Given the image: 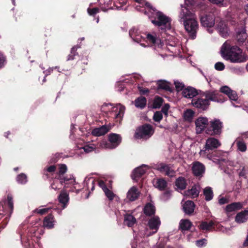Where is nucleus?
<instances>
[{
  "label": "nucleus",
  "instance_id": "obj_1",
  "mask_svg": "<svg viewBox=\"0 0 248 248\" xmlns=\"http://www.w3.org/2000/svg\"><path fill=\"white\" fill-rule=\"evenodd\" d=\"M139 4L136 7L138 10V7H143L145 6V14H147V11L151 13V15H149V17L152 23L155 26H157L162 30H170L171 28L170 19L165 15L162 12L156 11L152 8L150 3L145 1L144 0H135Z\"/></svg>",
  "mask_w": 248,
  "mask_h": 248
},
{
  "label": "nucleus",
  "instance_id": "obj_2",
  "mask_svg": "<svg viewBox=\"0 0 248 248\" xmlns=\"http://www.w3.org/2000/svg\"><path fill=\"white\" fill-rule=\"evenodd\" d=\"M221 53L224 59L233 63L243 62L248 59L247 55L240 48L236 46H231L227 42L222 46Z\"/></svg>",
  "mask_w": 248,
  "mask_h": 248
},
{
  "label": "nucleus",
  "instance_id": "obj_3",
  "mask_svg": "<svg viewBox=\"0 0 248 248\" xmlns=\"http://www.w3.org/2000/svg\"><path fill=\"white\" fill-rule=\"evenodd\" d=\"M216 95L215 92H207L204 95L192 99L191 104L197 108L205 110L208 107L210 100L214 101L217 100Z\"/></svg>",
  "mask_w": 248,
  "mask_h": 248
},
{
  "label": "nucleus",
  "instance_id": "obj_4",
  "mask_svg": "<svg viewBox=\"0 0 248 248\" xmlns=\"http://www.w3.org/2000/svg\"><path fill=\"white\" fill-rule=\"evenodd\" d=\"M121 137L119 135L112 133L108 136L109 142L102 140L99 143V147L103 149H114L121 143Z\"/></svg>",
  "mask_w": 248,
  "mask_h": 248
},
{
  "label": "nucleus",
  "instance_id": "obj_5",
  "mask_svg": "<svg viewBox=\"0 0 248 248\" xmlns=\"http://www.w3.org/2000/svg\"><path fill=\"white\" fill-rule=\"evenodd\" d=\"M154 133V129L150 124H144L138 127L135 132V138L136 139H147Z\"/></svg>",
  "mask_w": 248,
  "mask_h": 248
},
{
  "label": "nucleus",
  "instance_id": "obj_6",
  "mask_svg": "<svg viewBox=\"0 0 248 248\" xmlns=\"http://www.w3.org/2000/svg\"><path fill=\"white\" fill-rule=\"evenodd\" d=\"M185 28L189 35L194 38L198 29V24L195 17L184 22Z\"/></svg>",
  "mask_w": 248,
  "mask_h": 248
},
{
  "label": "nucleus",
  "instance_id": "obj_7",
  "mask_svg": "<svg viewBox=\"0 0 248 248\" xmlns=\"http://www.w3.org/2000/svg\"><path fill=\"white\" fill-rule=\"evenodd\" d=\"M166 43L167 49L173 55H178L180 54L179 42L176 41L172 36L169 37Z\"/></svg>",
  "mask_w": 248,
  "mask_h": 248
},
{
  "label": "nucleus",
  "instance_id": "obj_8",
  "mask_svg": "<svg viewBox=\"0 0 248 248\" xmlns=\"http://www.w3.org/2000/svg\"><path fill=\"white\" fill-rule=\"evenodd\" d=\"M219 20V17H215V16L213 14H210L203 16L201 18V24L203 26L207 27H212L215 24V21L218 23Z\"/></svg>",
  "mask_w": 248,
  "mask_h": 248
},
{
  "label": "nucleus",
  "instance_id": "obj_9",
  "mask_svg": "<svg viewBox=\"0 0 248 248\" xmlns=\"http://www.w3.org/2000/svg\"><path fill=\"white\" fill-rule=\"evenodd\" d=\"M160 225V221L158 217H155L151 218L148 222V226L151 230H154L152 232H148L147 229L145 232L144 235L149 236L155 233Z\"/></svg>",
  "mask_w": 248,
  "mask_h": 248
},
{
  "label": "nucleus",
  "instance_id": "obj_10",
  "mask_svg": "<svg viewBox=\"0 0 248 248\" xmlns=\"http://www.w3.org/2000/svg\"><path fill=\"white\" fill-rule=\"evenodd\" d=\"M209 124L208 119L205 117H200L195 122L196 132L201 134L204 130Z\"/></svg>",
  "mask_w": 248,
  "mask_h": 248
},
{
  "label": "nucleus",
  "instance_id": "obj_11",
  "mask_svg": "<svg viewBox=\"0 0 248 248\" xmlns=\"http://www.w3.org/2000/svg\"><path fill=\"white\" fill-rule=\"evenodd\" d=\"M146 42L152 44L155 47L161 48L163 45L160 39L157 37L155 32L148 33L145 37Z\"/></svg>",
  "mask_w": 248,
  "mask_h": 248
},
{
  "label": "nucleus",
  "instance_id": "obj_12",
  "mask_svg": "<svg viewBox=\"0 0 248 248\" xmlns=\"http://www.w3.org/2000/svg\"><path fill=\"white\" fill-rule=\"evenodd\" d=\"M194 17H195V15L191 12L185 5H181L179 15V18L181 20L185 22Z\"/></svg>",
  "mask_w": 248,
  "mask_h": 248
},
{
  "label": "nucleus",
  "instance_id": "obj_13",
  "mask_svg": "<svg viewBox=\"0 0 248 248\" xmlns=\"http://www.w3.org/2000/svg\"><path fill=\"white\" fill-rule=\"evenodd\" d=\"M124 111L125 107L121 104H118L111 108V112L114 118L118 121H121L124 116Z\"/></svg>",
  "mask_w": 248,
  "mask_h": 248
},
{
  "label": "nucleus",
  "instance_id": "obj_14",
  "mask_svg": "<svg viewBox=\"0 0 248 248\" xmlns=\"http://www.w3.org/2000/svg\"><path fill=\"white\" fill-rule=\"evenodd\" d=\"M211 127L212 128V131L209 130L206 131V133L210 135H215L220 133L222 128V123L218 120H215L210 122Z\"/></svg>",
  "mask_w": 248,
  "mask_h": 248
},
{
  "label": "nucleus",
  "instance_id": "obj_15",
  "mask_svg": "<svg viewBox=\"0 0 248 248\" xmlns=\"http://www.w3.org/2000/svg\"><path fill=\"white\" fill-rule=\"evenodd\" d=\"M156 169L160 172L164 173L165 175L170 177H173L175 175V171L169 165L164 163H160L156 165Z\"/></svg>",
  "mask_w": 248,
  "mask_h": 248
},
{
  "label": "nucleus",
  "instance_id": "obj_16",
  "mask_svg": "<svg viewBox=\"0 0 248 248\" xmlns=\"http://www.w3.org/2000/svg\"><path fill=\"white\" fill-rule=\"evenodd\" d=\"M148 169V166L144 165L136 168L133 170L131 175L132 179L134 181H137L140 177L146 172Z\"/></svg>",
  "mask_w": 248,
  "mask_h": 248
},
{
  "label": "nucleus",
  "instance_id": "obj_17",
  "mask_svg": "<svg viewBox=\"0 0 248 248\" xmlns=\"http://www.w3.org/2000/svg\"><path fill=\"white\" fill-rule=\"evenodd\" d=\"M221 93L226 94L230 100L236 101L238 99V96L235 91L232 90L229 87L225 86L220 89Z\"/></svg>",
  "mask_w": 248,
  "mask_h": 248
},
{
  "label": "nucleus",
  "instance_id": "obj_18",
  "mask_svg": "<svg viewBox=\"0 0 248 248\" xmlns=\"http://www.w3.org/2000/svg\"><path fill=\"white\" fill-rule=\"evenodd\" d=\"M220 145V142L217 139L209 138L206 140L205 148L213 150L218 148Z\"/></svg>",
  "mask_w": 248,
  "mask_h": 248
},
{
  "label": "nucleus",
  "instance_id": "obj_19",
  "mask_svg": "<svg viewBox=\"0 0 248 248\" xmlns=\"http://www.w3.org/2000/svg\"><path fill=\"white\" fill-rule=\"evenodd\" d=\"M217 29L220 35L222 37H226L228 35V29L224 21L220 18L218 23H217Z\"/></svg>",
  "mask_w": 248,
  "mask_h": 248
},
{
  "label": "nucleus",
  "instance_id": "obj_20",
  "mask_svg": "<svg viewBox=\"0 0 248 248\" xmlns=\"http://www.w3.org/2000/svg\"><path fill=\"white\" fill-rule=\"evenodd\" d=\"M129 35L135 42L140 43L144 37L140 34L138 30L135 28H132L129 31Z\"/></svg>",
  "mask_w": 248,
  "mask_h": 248
},
{
  "label": "nucleus",
  "instance_id": "obj_21",
  "mask_svg": "<svg viewBox=\"0 0 248 248\" xmlns=\"http://www.w3.org/2000/svg\"><path fill=\"white\" fill-rule=\"evenodd\" d=\"M140 195V192L135 187H132L127 193V198L130 201L136 200Z\"/></svg>",
  "mask_w": 248,
  "mask_h": 248
},
{
  "label": "nucleus",
  "instance_id": "obj_22",
  "mask_svg": "<svg viewBox=\"0 0 248 248\" xmlns=\"http://www.w3.org/2000/svg\"><path fill=\"white\" fill-rule=\"evenodd\" d=\"M204 167L202 163L196 162L193 164L192 170L195 175L200 176L202 175L204 171Z\"/></svg>",
  "mask_w": 248,
  "mask_h": 248
},
{
  "label": "nucleus",
  "instance_id": "obj_23",
  "mask_svg": "<svg viewBox=\"0 0 248 248\" xmlns=\"http://www.w3.org/2000/svg\"><path fill=\"white\" fill-rule=\"evenodd\" d=\"M248 220V210H244L238 213L235 217V221L238 223H242Z\"/></svg>",
  "mask_w": 248,
  "mask_h": 248
},
{
  "label": "nucleus",
  "instance_id": "obj_24",
  "mask_svg": "<svg viewBox=\"0 0 248 248\" xmlns=\"http://www.w3.org/2000/svg\"><path fill=\"white\" fill-rule=\"evenodd\" d=\"M182 93L184 97L192 98L197 94V92L193 88L187 87L183 90Z\"/></svg>",
  "mask_w": 248,
  "mask_h": 248
},
{
  "label": "nucleus",
  "instance_id": "obj_25",
  "mask_svg": "<svg viewBox=\"0 0 248 248\" xmlns=\"http://www.w3.org/2000/svg\"><path fill=\"white\" fill-rule=\"evenodd\" d=\"M183 208L186 214L191 215L194 211L195 205L193 202L187 201L183 204Z\"/></svg>",
  "mask_w": 248,
  "mask_h": 248
},
{
  "label": "nucleus",
  "instance_id": "obj_26",
  "mask_svg": "<svg viewBox=\"0 0 248 248\" xmlns=\"http://www.w3.org/2000/svg\"><path fill=\"white\" fill-rule=\"evenodd\" d=\"M154 186L160 190H164L167 186L166 181L163 179H155L153 181Z\"/></svg>",
  "mask_w": 248,
  "mask_h": 248
},
{
  "label": "nucleus",
  "instance_id": "obj_27",
  "mask_svg": "<svg viewBox=\"0 0 248 248\" xmlns=\"http://www.w3.org/2000/svg\"><path fill=\"white\" fill-rule=\"evenodd\" d=\"M109 131L107 126L103 125L101 127L94 128L93 130L92 134L95 136H101L105 135Z\"/></svg>",
  "mask_w": 248,
  "mask_h": 248
},
{
  "label": "nucleus",
  "instance_id": "obj_28",
  "mask_svg": "<svg viewBox=\"0 0 248 248\" xmlns=\"http://www.w3.org/2000/svg\"><path fill=\"white\" fill-rule=\"evenodd\" d=\"M199 187L198 186H193L191 189L185 191V195L191 198L197 197L199 194Z\"/></svg>",
  "mask_w": 248,
  "mask_h": 248
},
{
  "label": "nucleus",
  "instance_id": "obj_29",
  "mask_svg": "<svg viewBox=\"0 0 248 248\" xmlns=\"http://www.w3.org/2000/svg\"><path fill=\"white\" fill-rule=\"evenodd\" d=\"M247 34L244 28H242L236 32V39L240 43H243L247 38Z\"/></svg>",
  "mask_w": 248,
  "mask_h": 248
},
{
  "label": "nucleus",
  "instance_id": "obj_30",
  "mask_svg": "<svg viewBox=\"0 0 248 248\" xmlns=\"http://www.w3.org/2000/svg\"><path fill=\"white\" fill-rule=\"evenodd\" d=\"M243 207V205L241 202H233L226 206L225 210L227 212H232L239 209Z\"/></svg>",
  "mask_w": 248,
  "mask_h": 248
},
{
  "label": "nucleus",
  "instance_id": "obj_31",
  "mask_svg": "<svg viewBox=\"0 0 248 248\" xmlns=\"http://www.w3.org/2000/svg\"><path fill=\"white\" fill-rule=\"evenodd\" d=\"M157 89H162L166 91H170V84L164 80H159L157 81Z\"/></svg>",
  "mask_w": 248,
  "mask_h": 248
},
{
  "label": "nucleus",
  "instance_id": "obj_32",
  "mask_svg": "<svg viewBox=\"0 0 248 248\" xmlns=\"http://www.w3.org/2000/svg\"><path fill=\"white\" fill-rule=\"evenodd\" d=\"M191 222L187 219H181L179 223V227L182 231H186L190 229L192 226Z\"/></svg>",
  "mask_w": 248,
  "mask_h": 248
},
{
  "label": "nucleus",
  "instance_id": "obj_33",
  "mask_svg": "<svg viewBox=\"0 0 248 248\" xmlns=\"http://www.w3.org/2000/svg\"><path fill=\"white\" fill-rule=\"evenodd\" d=\"M54 222L53 217L50 215L44 218L43 226L48 229L52 228L54 227Z\"/></svg>",
  "mask_w": 248,
  "mask_h": 248
},
{
  "label": "nucleus",
  "instance_id": "obj_34",
  "mask_svg": "<svg viewBox=\"0 0 248 248\" xmlns=\"http://www.w3.org/2000/svg\"><path fill=\"white\" fill-rule=\"evenodd\" d=\"M58 179L60 180L61 185H62L63 183H65V185H67V184L69 183L74 185L75 183V179H74L72 175H67L65 177H62L61 176H59L58 177Z\"/></svg>",
  "mask_w": 248,
  "mask_h": 248
},
{
  "label": "nucleus",
  "instance_id": "obj_35",
  "mask_svg": "<svg viewBox=\"0 0 248 248\" xmlns=\"http://www.w3.org/2000/svg\"><path fill=\"white\" fill-rule=\"evenodd\" d=\"M59 202L62 204V207L64 208L69 201L68 195L65 191H62L59 197Z\"/></svg>",
  "mask_w": 248,
  "mask_h": 248
},
{
  "label": "nucleus",
  "instance_id": "obj_36",
  "mask_svg": "<svg viewBox=\"0 0 248 248\" xmlns=\"http://www.w3.org/2000/svg\"><path fill=\"white\" fill-rule=\"evenodd\" d=\"M235 142L236 143L237 149L241 152H245L247 149L246 143L239 139H237Z\"/></svg>",
  "mask_w": 248,
  "mask_h": 248
},
{
  "label": "nucleus",
  "instance_id": "obj_37",
  "mask_svg": "<svg viewBox=\"0 0 248 248\" xmlns=\"http://www.w3.org/2000/svg\"><path fill=\"white\" fill-rule=\"evenodd\" d=\"M136 223V219L131 215L124 216V224L128 227H132Z\"/></svg>",
  "mask_w": 248,
  "mask_h": 248
},
{
  "label": "nucleus",
  "instance_id": "obj_38",
  "mask_svg": "<svg viewBox=\"0 0 248 248\" xmlns=\"http://www.w3.org/2000/svg\"><path fill=\"white\" fill-rule=\"evenodd\" d=\"M195 112L190 109H186L184 111L183 117L185 121L187 122H191L194 116Z\"/></svg>",
  "mask_w": 248,
  "mask_h": 248
},
{
  "label": "nucleus",
  "instance_id": "obj_39",
  "mask_svg": "<svg viewBox=\"0 0 248 248\" xmlns=\"http://www.w3.org/2000/svg\"><path fill=\"white\" fill-rule=\"evenodd\" d=\"M146 104V99L145 97L140 96L135 101V105L137 108H143Z\"/></svg>",
  "mask_w": 248,
  "mask_h": 248
},
{
  "label": "nucleus",
  "instance_id": "obj_40",
  "mask_svg": "<svg viewBox=\"0 0 248 248\" xmlns=\"http://www.w3.org/2000/svg\"><path fill=\"white\" fill-rule=\"evenodd\" d=\"M186 180L183 177H179L176 179L175 182V186L177 188L183 190L186 187Z\"/></svg>",
  "mask_w": 248,
  "mask_h": 248
},
{
  "label": "nucleus",
  "instance_id": "obj_41",
  "mask_svg": "<svg viewBox=\"0 0 248 248\" xmlns=\"http://www.w3.org/2000/svg\"><path fill=\"white\" fill-rule=\"evenodd\" d=\"M238 172L240 176L246 178L248 174V166L244 164H242L238 169Z\"/></svg>",
  "mask_w": 248,
  "mask_h": 248
},
{
  "label": "nucleus",
  "instance_id": "obj_42",
  "mask_svg": "<svg viewBox=\"0 0 248 248\" xmlns=\"http://www.w3.org/2000/svg\"><path fill=\"white\" fill-rule=\"evenodd\" d=\"M144 212L148 216L154 214L155 213V206L151 203L147 204L144 207Z\"/></svg>",
  "mask_w": 248,
  "mask_h": 248
},
{
  "label": "nucleus",
  "instance_id": "obj_43",
  "mask_svg": "<svg viewBox=\"0 0 248 248\" xmlns=\"http://www.w3.org/2000/svg\"><path fill=\"white\" fill-rule=\"evenodd\" d=\"M203 194L206 201H210L213 199V192L210 187H206L203 190Z\"/></svg>",
  "mask_w": 248,
  "mask_h": 248
},
{
  "label": "nucleus",
  "instance_id": "obj_44",
  "mask_svg": "<svg viewBox=\"0 0 248 248\" xmlns=\"http://www.w3.org/2000/svg\"><path fill=\"white\" fill-rule=\"evenodd\" d=\"M4 206H7L9 209L10 212L11 213L13 210V198L11 195H8L7 200L4 202Z\"/></svg>",
  "mask_w": 248,
  "mask_h": 248
},
{
  "label": "nucleus",
  "instance_id": "obj_45",
  "mask_svg": "<svg viewBox=\"0 0 248 248\" xmlns=\"http://www.w3.org/2000/svg\"><path fill=\"white\" fill-rule=\"evenodd\" d=\"M213 225V222L210 221L209 222H203L200 225V228L202 230H210Z\"/></svg>",
  "mask_w": 248,
  "mask_h": 248
},
{
  "label": "nucleus",
  "instance_id": "obj_46",
  "mask_svg": "<svg viewBox=\"0 0 248 248\" xmlns=\"http://www.w3.org/2000/svg\"><path fill=\"white\" fill-rule=\"evenodd\" d=\"M16 181L19 184H24L27 182V176L24 173H21L17 176Z\"/></svg>",
  "mask_w": 248,
  "mask_h": 248
},
{
  "label": "nucleus",
  "instance_id": "obj_47",
  "mask_svg": "<svg viewBox=\"0 0 248 248\" xmlns=\"http://www.w3.org/2000/svg\"><path fill=\"white\" fill-rule=\"evenodd\" d=\"M163 103L162 99L159 97H156L155 98L153 102V108H159Z\"/></svg>",
  "mask_w": 248,
  "mask_h": 248
},
{
  "label": "nucleus",
  "instance_id": "obj_48",
  "mask_svg": "<svg viewBox=\"0 0 248 248\" xmlns=\"http://www.w3.org/2000/svg\"><path fill=\"white\" fill-rule=\"evenodd\" d=\"M95 148L96 147L94 144H90L86 145L83 147H81V149H83L85 153H89L93 151Z\"/></svg>",
  "mask_w": 248,
  "mask_h": 248
},
{
  "label": "nucleus",
  "instance_id": "obj_49",
  "mask_svg": "<svg viewBox=\"0 0 248 248\" xmlns=\"http://www.w3.org/2000/svg\"><path fill=\"white\" fill-rule=\"evenodd\" d=\"M67 171V167L64 164H60L59 165L58 173L59 176L63 174Z\"/></svg>",
  "mask_w": 248,
  "mask_h": 248
},
{
  "label": "nucleus",
  "instance_id": "obj_50",
  "mask_svg": "<svg viewBox=\"0 0 248 248\" xmlns=\"http://www.w3.org/2000/svg\"><path fill=\"white\" fill-rule=\"evenodd\" d=\"M174 84L175 86V88L178 92L182 91L184 89V84L183 83L178 81L176 80L174 81Z\"/></svg>",
  "mask_w": 248,
  "mask_h": 248
},
{
  "label": "nucleus",
  "instance_id": "obj_51",
  "mask_svg": "<svg viewBox=\"0 0 248 248\" xmlns=\"http://www.w3.org/2000/svg\"><path fill=\"white\" fill-rule=\"evenodd\" d=\"M210 150V149H206V148H205L204 150H201V151L200 152V156L202 157H207L210 159V157L209 156V151Z\"/></svg>",
  "mask_w": 248,
  "mask_h": 248
},
{
  "label": "nucleus",
  "instance_id": "obj_52",
  "mask_svg": "<svg viewBox=\"0 0 248 248\" xmlns=\"http://www.w3.org/2000/svg\"><path fill=\"white\" fill-rule=\"evenodd\" d=\"M106 196L110 200H112L113 199L115 195L114 193L109 190L108 188L105 189V191H104Z\"/></svg>",
  "mask_w": 248,
  "mask_h": 248
},
{
  "label": "nucleus",
  "instance_id": "obj_53",
  "mask_svg": "<svg viewBox=\"0 0 248 248\" xmlns=\"http://www.w3.org/2000/svg\"><path fill=\"white\" fill-rule=\"evenodd\" d=\"M154 120L156 122H159L162 119V113L160 111L156 112L154 115Z\"/></svg>",
  "mask_w": 248,
  "mask_h": 248
},
{
  "label": "nucleus",
  "instance_id": "obj_54",
  "mask_svg": "<svg viewBox=\"0 0 248 248\" xmlns=\"http://www.w3.org/2000/svg\"><path fill=\"white\" fill-rule=\"evenodd\" d=\"M215 68L218 71H222L225 68V65L221 62H217L215 64Z\"/></svg>",
  "mask_w": 248,
  "mask_h": 248
},
{
  "label": "nucleus",
  "instance_id": "obj_55",
  "mask_svg": "<svg viewBox=\"0 0 248 248\" xmlns=\"http://www.w3.org/2000/svg\"><path fill=\"white\" fill-rule=\"evenodd\" d=\"M210 2L219 6H225L224 0H210Z\"/></svg>",
  "mask_w": 248,
  "mask_h": 248
},
{
  "label": "nucleus",
  "instance_id": "obj_56",
  "mask_svg": "<svg viewBox=\"0 0 248 248\" xmlns=\"http://www.w3.org/2000/svg\"><path fill=\"white\" fill-rule=\"evenodd\" d=\"M49 210V208H38L36 209L35 212L40 215H43L47 213Z\"/></svg>",
  "mask_w": 248,
  "mask_h": 248
},
{
  "label": "nucleus",
  "instance_id": "obj_57",
  "mask_svg": "<svg viewBox=\"0 0 248 248\" xmlns=\"http://www.w3.org/2000/svg\"><path fill=\"white\" fill-rule=\"evenodd\" d=\"M87 11L90 15L93 16L98 13L99 9L97 8H94L93 9L88 8Z\"/></svg>",
  "mask_w": 248,
  "mask_h": 248
},
{
  "label": "nucleus",
  "instance_id": "obj_58",
  "mask_svg": "<svg viewBox=\"0 0 248 248\" xmlns=\"http://www.w3.org/2000/svg\"><path fill=\"white\" fill-rule=\"evenodd\" d=\"M206 243V240L205 239L197 240L196 241V245L198 247H202L205 246Z\"/></svg>",
  "mask_w": 248,
  "mask_h": 248
},
{
  "label": "nucleus",
  "instance_id": "obj_59",
  "mask_svg": "<svg viewBox=\"0 0 248 248\" xmlns=\"http://www.w3.org/2000/svg\"><path fill=\"white\" fill-rule=\"evenodd\" d=\"M171 193L170 190H167L162 195V199L164 200H168L171 196Z\"/></svg>",
  "mask_w": 248,
  "mask_h": 248
},
{
  "label": "nucleus",
  "instance_id": "obj_60",
  "mask_svg": "<svg viewBox=\"0 0 248 248\" xmlns=\"http://www.w3.org/2000/svg\"><path fill=\"white\" fill-rule=\"evenodd\" d=\"M170 108V105L168 104H166L165 105V106L163 107V108L162 109V111L166 115H167L168 113V110L169 108Z\"/></svg>",
  "mask_w": 248,
  "mask_h": 248
},
{
  "label": "nucleus",
  "instance_id": "obj_61",
  "mask_svg": "<svg viewBox=\"0 0 248 248\" xmlns=\"http://www.w3.org/2000/svg\"><path fill=\"white\" fill-rule=\"evenodd\" d=\"M218 202L220 204H224L228 202V200L227 198L222 197L219 199Z\"/></svg>",
  "mask_w": 248,
  "mask_h": 248
},
{
  "label": "nucleus",
  "instance_id": "obj_62",
  "mask_svg": "<svg viewBox=\"0 0 248 248\" xmlns=\"http://www.w3.org/2000/svg\"><path fill=\"white\" fill-rule=\"evenodd\" d=\"M98 185L99 186L102 188L103 191H105V189L108 188L104 183V182L102 180L98 181Z\"/></svg>",
  "mask_w": 248,
  "mask_h": 248
},
{
  "label": "nucleus",
  "instance_id": "obj_63",
  "mask_svg": "<svg viewBox=\"0 0 248 248\" xmlns=\"http://www.w3.org/2000/svg\"><path fill=\"white\" fill-rule=\"evenodd\" d=\"M4 62H5V58L3 57V56L2 55V54H1L0 53V68H1L3 65Z\"/></svg>",
  "mask_w": 248,
  "mask_h": 248
},
{
  "label": "nucleus",
  "instance_id": "obj_64",
  "mask_svg": "<svg viewBox=\"0 0 248 248\" xmlns=\"http://www.w3.org/2000/svg\"><path fill=\"white\" fill-rule=\"evenodd\" d=\"M56 170V167L55 166H51L47 168V171L49 172H54Z\"/></svg>",
  "mask_w": 248,
  "mask_h": 248
}]
</instances>
